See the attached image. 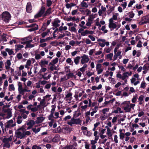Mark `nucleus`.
<instances>
[{
  "label": "nucleus",
  "instance_id": "obj_1",
  "mask_svg": "<svg viewBox=\"0 0 149 149\" xmlns=\"http://www.w3.org/2000/svg\"><path fill=\"white\" fill-rule=\"evenodd\" d=\"M16 136L17 138L22 139L26 136H29L31 134L30 132L26 131V129L21 127L17 130L15 132Z\"/></svg>",
  "mask_w": 149,
  "mask_h": 149
},
{
  "label": "nucleus",
  "instance_id": "obj_2",
  "mask_svg": "<svg viewBox=\"0 0 149 149\" xmlns=\"http://www.w3.org/2000/svg\"><path fill=\"white\" fill-rule=\"evenodd\" d=\"M51 107L52 109L50 111V114L48 117L49 120H50V121L48 123L50 127L52 126L53 124L55 122V120L53 118V117L54 113L55 111L56 108V106L54 105H52Z\"/></svg>",
  "mask_w": 149,
  "mask_h": 149
},
{
  "label": "nucleus",
  "instance_id": "obj_3",
  "mask_svg": "<svg viewBox=\"0 0 149 149\" xmlns=\"http://www.w3.org/2000/svg\"><path fill=\"white\" fill-rule=\"evenodd\" d=\"M122 104H125L123 109L126 112H129L131 111V109H134V107L135 106L134 104H131L130 101H125L122 103Z\"/></svg>",
  "mask_w": 149,
  "mask_h": 149
},
{
  "label": "nucleus",
  "instance_id": "obj_4",
  "mask_svg": "<svg viewBox=\"0 0 149 149\" xmlns=\"http://www.w3.org/2000/svg\"><path fill=\"white\" fill-rule=\"evenodd\" d=\"M132 72L131 71L130 72H124L123 75L120 73H118L116 74V77L123 80L126 83L127 81V79L131 75Z\"/></svg>",
  "mask_w": 149,
  "mask_h": 149
},
{
  "label": "nucleus",
  "instance_id": "obj_5",
  "mask_svg": "<svg viewBox=\"0 0 149 149\" xmlns=\"http://www.w3.org/2000/svg\"><path fill=\"white\" fill-rule=\"evenodd\" d=\"M10 105L9 104H6L3 107L2 111L3 113L6 114V118L8 119L12 116V109L10 108L6 109L5 108L6 107H9Z\"/></svg>",
  "mask_w": 149,
  "mask_h": 149
},
{
  "label": "nucleus",
  "instance_id": "obj_6",
  "mask_svg": "<svg viewBox=\"0 0 149 149\" xmlns=\"http://www.w3.org/2000/svg\"><path fill=\"white\" fill-rule=\"evenodd\" d=\"M81 121L79 118H76L74 117L67 122V124L71 126L81 124Z\"/></svg>",
  "mask_w": 149,
  "mask_h": 149
},
{
  "label": "nucleus",
  "instance_id": "obj_7",
  "mask_svg": "<svg viewBox=\"0 0 149 149\" xmlns=\"http://www.w3.org/2000/svg\"><path fill=\"white\" fill-rule=\"evenodd\" d=\"M13 136L11 135L8 138H4L2 140V142L3 144V146L6 148H10V142L12 140Z\"/></svg>",
  "mask_w": 149,
  "mask_h": 149
},
{
  "label": "nucleus",
  "instance_id": "obj_8",
  "mask_svg": "<svg viewBox=\"0 0 149 149\" xmlns=\"http://www.w3.org/2000/svg\"><path fill=\"white\" fill-rule=\"evenodd\" d=\"M1 17L4 21L6 22H8L11 19V16L9 12L5 11L2 14Z\"/></svg>",
  "mask_w": 149,
  "mask_h": 149
},
{
  "label": "nucleus",
  "instance_id": "obj_9",
  "mask_svg": "<svg viewBox=\"0 0 149 149\" xmlns=\"http://www.w3.org/2000/svg\"><path fill=\"white\" fill-rule=\"evenodd\" d=\"M11 63L9 60H7L5 63V67L6 70L8 72L9 70H10L12 73L14 72V69L10 67Z\"/></svg>",
  "mask_w": 149,
  "mask_h": 149
},
{
  "label": "nucleus",
  "instance_id": "obj_10",
  "mask_svg": "<svg viewBox=\"0 0 149 149\" xmlns=\"http://www.w3.org/2000/svg\"><path fill=\"white\" fill-rule=\"evenodd\" d=\"M16 125L15 123L14 122L13 120L11 119L8 121L6 123L5 126V130L6 131V129L11 128L15 127Z\"/></svg>",
  "mask_w": 149,
  "mask_h": 149
},
{
  "label": "nucleus",
  "instance_id": "obj_11",
  "mask_svg": "<svg viewBox=\"0 0 149 149\" xmlns=\"http://www.w3.org/2000/svg\"><path fill=\"white\" fill-rule=\"evenodd\" d=\"M97 41L99 42L98 44L102 47H104L105 45L108 46L109 45V42L108 41H106L105 39L99 38L97 39Z\"/></svg>",
  "mask_w": 149,
  "mask_h": 149
},
{
  "label": "nucleus",
  "instance_id": "obj_12",
  "mask_svg": "<svg viewBox=\"0 0 149 149\" xmlns=\"http://www.w3.org/2000/svg\"><path fill=\"white\" fill-rule=\"evenodd\" d=\"M37 92L36 90L33 91L31 93H29L28 96V100L35 101L36 96L35 95L37 94Z\"/></svg>",
  "mask_w": 149,
  "mask_h": 149
},
{
  "label": "nucleus",
  "instance_id": "obj_13",
  "mask_svg": "<svg viewBox=\"0 0 149 149\" xmlns=\"http://www.w3.org/2000/svg\"><path fill=\"white\" fill-rule=\"evenodd\" d=\"M95 18V15L92 14L90 15L88 19L86 21V25L88 26H90L93 23V20Z\"/></svg>",
  "mask_w": 149,
  "mask_h": 149
},
{
  "label": "nucleus",
  "instance_id": "obj_14",
  "mask_svg": "<svg viewBox=\"0 0 149 149\" xmlns=\"http://www.w3.org/2000/svg\"><path fill=\"white\" fill-rule=\"evenodd\" d=\"M81 63L82 64H84L87 63L89 61V58L88 56L86 54H84L81 57Z\"/></svg>",
  "mask_w": 149,
  "mask_h": 149
},
{
  "label": "nucleus",
  "instance_id": "obj_15",
  "mask_svg": "<svg viewBox=\"0 0 149 149\" xmlns=\"http://www.w3.org/2000/svg\"><path fill=\"white\" fill-rule=\"evenodd\" d=\"M45 53L44 51H41L39 52V53H35V58L37 60L41 59L42 57L44 56Z\"/></svg>",
  "mask_w": 149,
  "mask_h": 149
},
{
  "label": "nucleus",
  "instance_id": "obj_16",
  "mask_svg": "<svg viewBox=\"0 0 149 149\" xmlns=\"http://www.w3.org/2000/svg\"><path fill=\"white\" fill-rule=\"evenodd\" d=\"M33 105L30 104L27 106V108L28 110H31L32 111L34 112L38 111V108L40 107L39 105H38L34 107H33Z\"/></svg>",
  "mask_w": 149,
  "mask_h": 149
},
{
  "label": "nucleus",
  "instance_id": "obj_17",
  "mask_svg": "<svg viewBox=\"0 0 149 149\" xmlns=\"http://www.w3.org/2000/svg\"><path fill=\"white\" fill-rule=\"evenodd\" d=\"M45 9V7L42 6L39 12L35 15V17L38 18L41 17L43 14H44Z\"/></svg>",
  "mask_w": 149,
  "mask_h": 149
},
{
  "label": "nucleus",
  "instance_id": "obj_18",
  "mask_svg": "<svg viewBox=\"0 0 149 149\" xmlns=\"http://www.w3.org/2000/svg\"><path fill=\"white\" fill-rule=\"evenodd\" d=\"M109 27L110 28L116 29L117 27V25L115 23L113 22L112 19L109 20Z\"/></svg>",
  "mask_w": 149,
  "mask_h": 149
},
{
  "label": "nucleus",
  "instance_id": "obj_19",
  "mask_svg": "<svg viewBox=\"0 0 149 149\" xmlns=\"http://www.w3.org/2000/svg\"><path fill=\"white\" fill-rule=\"evenodd\" d=\"M49 104V103L47 102L43 98L42 100L40 102V104H38L39 107H42L44 108L47 107Z\"/></svg>",
  "mask_w": 149,
  "mask_h": 149
},
{
  "label": "nucleus",
  "instance_id": "obj_20",
  "mask_svg": "<svg viewBox=\"0 0 149 149\" xmlns=\"http://www.w3.org/2000/svg\"><path fill=\"white\" fill-rule=\"evenodd\" d=\"M72 93L70 92L67 91L66 93L65 98L67 100H71L72 99Z\"/></svg>",
  "mask_w": 149,
  "mask_h": 149
},
{
  "label": "nucleus",
  "instance_id": "obj_21",
  "mask_svg": "<svg viewBox=\"0 0 149 149\" xmlns=\"http://www.w3.org/2000/svg\"><path fill=\"white\" fill-rule=\"evenodd\" d=\"M30 91L31 90L29 88L27 87L26 85H25L24 88H23V89L19 93L22 95H24L25 92H30Z\"/></svg>",
  "mask_w": 149,
  "mask_h": 149
},
{
  "label": "nucleus",
  "instance_id": "obj_22",
  "mask_svg": "<svg viewBox=\"0 0 149 149\" xmlns=\"http://www.w3.org/2000/svg\"><path fill=\"white\" fill-rule=\"evenodd\" d=\"M94 32L93 31H89L88 30H85L84 31L81 35L82 36H85L88 34L91 35L93 34Z\"/></svg>",
  "mask_w": 149,
  "mask_h": 149
},
{
  "label": "nucleus",
  "instance_id": "obj_23",
  "mask_svg": "<svg viewBox=\"0 0 149 149\" xmlns=\"http://www.w3.org/2000/svg\"><path fill=\"white\" fill-rule=\"evenodd\" d=\"M31 39L32 37L31 36H29L28 37L22 38L21 40L23 41H26V43H31L33 41Z\"/></svg>",
  "mask_w": 149,
  "mask_h": 149
},
{
  "label": "nucleus",
  "instance_id": "obj_24",
  "mask_svg": "<svg viewBox=\"0 0 149 149\" xmlns=\"http://www.w3.org/2000/svg\"><path fill=\"white\" fill-rule=\"evenodd\" d=\"M45 119V117L43 116L38 117L35 121L36 123L39 124L42 123Z\"/></svg>",
  "mask_w": 149,
  "mask_h": 149
},
{
  "label": "nucleus",
  "instance_id": "obj_25",
  "mask_svg": "<svg viewBox=\"0 0 149 149\" xmlns=\"http://www.w3.org/2000/svg\"><path fill=\"white\" fill-rule=\"evenodd\" d=\"M60 21L58 19H56L54 20L53 23V26L56 28L60 26L59 23Z\"/></svg>",
  "mask_w": 149,
  "mask_h": 149
},
{
  "label": "nucleus",
  "instance_id": "obj_26",
  "mask_svg": "<svg viewBox=\"0 0 149 149\" xmlns=\"http://www.w3.org/2000/svg\"><path fill=\"white\" fill-rule=\"evenodd\" d=\"M131 83L133 84L134 86H136L140 83L139 81H136V79L134 77H132L130 79Z\"/></svg>",
  "mask_w": 149,
  "mask_h": 149
},
{
  "label": "nucleus",
  "instance_id": "obj_27",
  "mask_svg": "<svg viewBox=\"0 0 149 149\" xmlns=\"http://www.w3.org/2000/svg\"><path fill=\"white\" fill-rule=\"evenodd\" d=\"M26 9L27 12L28 13H31L32 11V9L31 3L29 2L27 3Z\"/></svg>",
  "mask_w": 149,
  "mask_h": 149
},
{
  "label": "nucleus",
  "instance_id": "obj_28",
  "mask_svg": "<svg viewBox=\"0 0 149 149\" xmlns=\"http://www.w3.org/2000/svg\"><path fill=\"white\" fill-rule=\"evenodd\" d=\"M106 10V8L103 6H102L101 7V9L99 10L98 12L99 15L100 16H101L103 12H105Z\"/></svg>",
  "mask_w": 149,
  "mask_h": 149
},
{
  "label": "nucleus",
  "instance_id": "obj_29",
  "mask_svg": "<svg viewBox=\"0 0 149 149\" xmlns=\"http://www.w3.org/2000/svg\"><path fill=\"white\" fill-rule=\"evenodd\" d=\"M48 61L46 60L45 59L43 60H41L39 63V64L41 67H42L45 65L48 64Z\"/></svg>",
  "mask_w": 149,
  "mask_h": 149
},
{
  "label": "nucleus",
  "instance_id": "obj_30",
  "mask_svg": "<svg viewBox=\"0 0 149 149\" xmlns=\"http://www.w3.org/2000/svg\"><path fill=\"white\" fill-rule=\"evenodd\" d=\"M47 73H45L43 74L42 75V78L44 79L45 80H47L49 79L51 76V74H49L47 76Z\"/></svg>",
  "mask_w": 149,
  "mask_h": 149
},
{
  "label": "nucleus",
  "instance_id": "obj_31",
  "mask_svg": "<svg viewBox=\"0 0 149 149\" xmlns=\"http://www.w3.org/2000/svg\"><path fill=\"white\" fill-rule=\"evenodd\" d=\"M60 139V137L59 136L58 134H56L52 139V141L54 142H57L59 141Z\"/></svg>",
  "mask_w": 149,
  "mask_h": 149
},
{
  "label": "nucleus",
  "instance_id": "obj_32",
  "mask_svg": "<svg viewBox=\"0 0 149 149\" xmlns=\"http://www.w3.org/2000/svg\"><path fill=\"white\" fill-rule=\"evenodd\" d=\"M105 128L107 129V134L109 137H111L112 135V133L110 129L107 126H106Z\"/></svg>",
  "mask_w": 149,
  "mask_h": 149
},
{
  "label": "nucleus",
  "instance_id": "obj_33",
  "mask_svg": "<svg viewBox=\"0 0 149 149\" xmlns=\"http://www.w3.org/2000/svg\"><path fill=\"white\" fill-rule=\"evenodd\" d=\"M122 52L120 51H118L117 53L114 54V55L113 56V61L116 60L118 58V57L120 55V54H121Z\"/></svg>",
  "mask_w": 149,
  "mask_h": 149
},
{
  "label": "nucleus",
  "instance_id": "obj_34",
  "mask_svg": "<svg viewBox=\"0 0 149 149\" xmlns=\"http://www.w3.org/2000/svg\"><path fill=\"white\" fill-rule=\"evenodd\" d=\"M98 110V106H95L94 109H92L93 111L91 112V116H94V113H96Z\"/></svg>",
  "mask_w": 149,
  "mask_h": 149
},
{
  "label": "nucleus",
  "instance_id": "obj_35",
  "mask_svg": "<svg viewBox=\"0 0 149 149\" xmlns=\"http://www.w3.org/2000/svg\"><path fill=\"white\" fill-rule=\"evenodd\" d=\"M109 108H105L103 109L102 111V114L106 115L109 116V114L108 113V112L109 111Z\"/></svg>",
  "mask_w": 149,
  "mask_h": 149
},
{
  "label": "nucleus",
  "instance_id": "obj_36",
  "mask_svg": "<svg viewBox=\"0 0 149 149\" xmlns=\"http://www.w3.org/2000/svg\"><path fill=\"white\" fill-rule=\"evenodd\" d=\"M13 49H12L6 48L5 49V51L8 53L9 55H11L14 54V52L13 51Z\"/></svg>",
  "mask_w": 149,
  "mask_h": 149
},
{
  "label": "nucleus",
  "instance_id": "obj_37",
  "mask_svg": "<svg viewBox=\"0 0 149 149\" xmlns=\"http://www.w3.org/2000/svg\"><path fill=\"white\" fill-rule=\"evenodd\" d=\"M149 22L148 18L147 17H143L142 20V24H144Z\"/></svg>",
  "mask_w": 149,
  "mask_h": 149
},
{
  "label": "nucleus",
  "instance_id": "obj_38",
  "mask_svg": "<svg viewBox=\"0 0 149 149\" xmlns=\"http://www.w3.org/2000/svg\"><path fill=\"white\" fill-rule=\"evenodd\" d=\"M102 85L100 84L98 85L97 87L95 86H92L91 88L93 91H95L96 90H99L102 88Z\"/></svg>",
  "mask_w": 149,
  "mask_h": 149
},
{
  "label": "nucleus",
  "instance_id": "obj_39",
  "mask_svg": "<svg viewBox=\"0 0 149 149\" xmlns=\"http://www.w3.org/2000/svg\"><path fill=\"white\" fill-rule=\"evenodd\" d=\"M51 96L50 95H47L43 96L42 98L47 102H48L51 99Z\"/></svg>",
  "mask_w": 149,
  "mask_h": 149
},
{
  "label": "nucleus",
  "instance_id": "obj_40",
  "mask_svg": "<svg viewBox=\"0 0 149 149\" xmlns=\"http://www.w3.org/2000/svg\"><path fill=\"white\" fill-rule=\"evenodd\" d=\"M17 85L18 86V90L19 93L23 89L22 84L21 82H19L18 83Z\"/></svg>",
  "mask_w": 149,
  "mask_h": 149
},
{
  "label": "nucleus",
  "instance_id": "obj_41",
  "mask_svg": "<svg viewBox=\"0 0 149 149\" xmlns=\"http://www.w3.org/2000/svg\"><path fill=\"white\" fill-rule=\"evenodd\" d=\"M36 123L35 121L33 120H31L29 121V122L27 123V125L28 126H30L33 127Z\"/></svg>",
  "mask_w": 149,
  "mask_h": 149
},
{
  "label": "nucleus",
  "instance_id": "obj_42",
  "mask_svg": "<svg viewBox=\"0 0 149 149\" xmlns=\"http://www.w3.org/2000/svg\"><path fill=\"white\" fill-rule=\"evenodd\" d=\"M81 58V57L77 56L74 59V62L76 65L79 63V60Z\"/></svg>",
  "mask_w": 149,
  "mask_h": 149
},
{
  "label": "nucleus",
  "instance_id": "obj_43",
  "mask_svg": "<svg viewBox=\"0 0 149 149\" xmlns=\"http://www.w3.org/2000/svg\"><path fill=\"white\" fill-rule=\"evenodd\" d=\"M113 72L112 71H109L108 70L106 72L105 74H104V76L106 77H108L109 75H110L111 77L113 76Z\"/></svg>",
  "mask_w": 149,
  "mask_h": 149
},
{
  "label": "nucleus",
  "instance_id": "obj_44",
  "mask_svg": "<svg viewBox=\"0 0 149 149\" xmlns=\"http://www.w3.org/2000/svg\"><path fill=\"white\" fill-rule=\"evenodd\" d=\"M119 14L118 13H115L112 16V17L111 18L109 19H111L113 21V20H116L117 19L118 17Z\"/></svg>",
  "mask_w": 149,
  "mask_h": 149
},
{
  "label": "nucleus",
  "instance_id": "obj_45",
  "mask_svg": "<svg viewBox=\"0 0 149 149\" xmlns=\"http://www.w3.org/2000/svg\"><path fill=\"white\" fill-rule=\"evenodd\" d=\"M49 65H51V66L49 68V69L50 71H52L54 70H56V68L54 65L50 64L49 63Z\"/></svg>",
  "mask_w": 149,
  "mask_h": 149
},
{
  "label": "nucleus",
  "instance_id": "obj_46",
  "mask_svg": "<svg viewBox=\"0 0 149 149\" xmlns=\"http://www.w3.org/2000/svg\"><path fill=\"white\" fill-rule=\"evenodd\" d=\"M113 56V54L112 53H110L107 55V58L110 61H112L113 60L112 58Z\"/></svg>",
  "mask_w": 149,
  "mask_h": 149
},
{
  "label": "nucleus",
  "instance_id": "obj_47",
  "mask_svg": "<svg viewBox=\"0 0 149 149\" xmlns=\"http://www.w3.org/2000/svg\"><path fill=\"white\" fill-rule=\"evenodd\" d=\"M58 60L59 59L58 58H56L51 61V62L50 63V64H53L55 65L58 62Z\"/></svg>",
  "mask_w": 149,
  "mask_h": 149
},
{
  "label": "nucleus",
  "instance_id": "obj_48",
  "mask_svg": "<svg viewBox=\"0 0 149 149\" xmlns=\"http://www.w3.org/2000/svg\"><path fill=\"white\" fill-rule=\"evenodd\" d=\"M8 89L10 91H15V88L14 84H12L9 85L8 86Z\"/></svg>",
  "mask_w": 149,
  "mask_h": 149
},
{
  "label": "nucleus",
  "instance_id": "obj_49",
  "mask_svg": "<svg viewBox=\"0 0 149 149\" xmlns=\"http://www.w3.org/2000/svg\"><path fill=\"white\" fill-rule=\"evenodd\" d=\"M66 62L70 65L73 66V63L72 61L71 58H68L66 60Z\"/></svg>",
  "mask_w": 149,
  "mask_h": 149
},
{
  "label": "nucleus",
  "instance_id": "obj_50",
  "mask_svg": "<svg viewBox=\"0 0 149 149\" xmlns=\"http://www.w3.org/2000/svg\"><path fill=\"white\" fill-rule=\"evenodd\" d=\"M52 8H49L45 12L43 15V16H45L50 14L51 13Z\"/></svg>",
  "mask_w": 149,
  "mask_h": 149
},
{
  "label": "nucleus",
  "instance_id": "obj_51",
  "mask_svg": "<svg viewBox=\"0 0 149 149\" xmlns=\"http://www.w3.org/2000/svg\"><path fill=\"white\" fill-rule=\"evenodd\" d=\"M54 116L53 118L54 119H58V118H61V117H60L59 116V113L58 112H54Z\"/></svg>",
  "mask_w": 149,
  "mask_h": 149
},
{
  "label": "nucleus",
  "instance_id": "obj_52",
  "mask_svg": "<svg viewBox=\"0 0 149 149\" xmlns=\"http://www.w3.org/2000/svg\"><path fill=\"white\" fill-rule=\"evenodd\" d=\"M109 79L110 81V83L112 84H114L116 83V80L111 77H109Z\"/></svg>",
  "mask_w": 149,
  "mask_h": 149
},
{
  "label": "nucleus",
  "instance_id": "obj_53",
  "mask_svg": "<svg viewBox=\"0 0 149 149\" xmlns=\"http://www.w3.org/2000/svg\"><path fill=\"white\" fill-rule=\"evenodd\" d=\"M78 20H79L78 18H76L75 17H69V18H68L67 19V21H77Z\"/></svg>",
  "mask_w": 149,
  "mask_h": 149
},
{
  "label": "nucleus",
  "instance_id": "obj_54",
  "mask_svg": "<svg viewBox=\"0 0 149 149\" xmlns=\"http://www.w3.org/2000/svg\"><path fill=\"white\" fill-rule=\"evenodd\" d=\"M81 7L87 8L88 7V5L85 1H83L81 3Z\"/></svg>",
  "mask_w": 149,
  "mask_h": 149
},
{
  "label": "nucleus",
  "instance_id": "obj_55",
  "mask_svg": "<svg viewBox=\"0 0 149 149\" xmlns=\"http://www.w3.org/2000/svg\"><path fill=\"white\" fill-rule=\"evenodd\" d=\"M40 127L38 128H33L32 129V131L35 134H37L39 132L40 130Z\"/></svg>",
  "mask_w": 149,
  "mask_h": 149
},
{
  "label": "nucleus",
  "instance_id": "obj_56",
  "mask_svg": "<svg viewBox=\"0 0 149 149\" xmlns=\"http://www.w3.org/2000/svg\"><path fill=\"white\" fill-rule=\"evenodd\" d=\"M111 50V47H106L104 49V51L106 53H109L110 52Z\"/></svg>",
  "mask_w": 149,
  "mask_h": 149
},
{
  "label": "nucleus",
  "instance_id": "obj_57",
  "mask_svg": "<svg viewBox=\"0 0 149 149\" xmlns=\"http://www.w3.org/2000/svg\"><path fill=\"white\" fill-rule=\"evenodd\" d=\"M62 131L64 133H68L70 132V129L68 127L63 128Z\"/></svg>",
  "mask_w": 149,
  "mask_h": 149
},
{
  "label": "nucleus",
  "instance_id": "obj_58",
  "mask_svg": "<svg viewBox=\"0 0 149 149\" xmlns=\"http://www.w3.org/2000/svg\"><path fill=\"white\" fill-rule=\"evenodd\" d=\"M8 38H6V35L3 34L1 37V41L6 42L7 41Z\"/></svg>",
  "mask_w": 149,
  "mask_h": 149
},
{
  "label": "nucleus",
  "instance_id": "obj_59",
  "mask_svg": "<svg viewBox=\"0 0 149 149\" xmlns=\"http://www.w3.org/2000/svg\"><path fill=\"white\" fill-rule=\"evenodd\" d=\"M22 118L21 116H19L17 118V123L18 124H20L22 122Z\"/></svg>",
  "mask_w": 149,
  "mask_h": 149
},
{
  "label": "nucleus",
  "instance_id": "obj_60",
  "mask_svg": "<svg viewBox=\"0 0 149 149\" xmlns=\"http://www.w3.org/2000/svg\"><path fill=\"white\" fill-rule=\"evenodd\" d=\"M108 116H109L108 115H106L102 114L101 115L100 118L101 120H104L106 119Z\"/></svg>",
  "mask_w": 149,
  "mask_h": 149
},
{
  "label": "nucleus",
  "instance_id": "obj_61",
  "mask_svg": "<svg viewBox=\"0 0 149 149\" xmlns=\"http://www.w3.org/2000/svg\"><path fill=\"white\" fill-rule=\"evenodd\" d=\"M8 85V81L7 80H6L5 81L3 86V89H6V88Z\"/></svg>",
  "mask_w": 149,
  "mask_h": 149
},
{
  "label": "nucleus",
  "instance_id": "obj_62",
  "mask_svg": "<svg viewBox=\"0 0 149 149\" xmlns=\"http://www.w3.org/2000/svg\"><path fill=\"white\" fill-rule=\"evenodd\" d=\"M146 84L145 81H142L141 84L140 88L144 89L146 86Z\"/></svg>",
  "mask_w": 149,
  "mask_h": 149
},
{
  "label": "nucleus",
  "instance_id": "obj_63",
  "mask_svg": "<svg viewBox=\"0 0 149 149\" xmlns=\"http://www.w3.org/2000/svg\"><path fill=\"white\" fill-rule=\"evenodd\" d=\"M32 81H31L29 80L26 83V85H26V86L29 88L30 87H32Z\"/></svg>",
  "mask_w": 149,
  "mask_h": 149
},
{
  "label": "nucleus",
  "instance_id": "obj_64",
  "mask_svg": "<svg viewBox=\"0 0 149 149\" xmlns=\"http://www.w3.org/2000/svg\"><path fill=\"white\" fill-rule=\"evenodd\" d=\"M41 147L39 146H37L36 145H34L32 147V149H41Z\"/></svg>",
  "mask_w": 149,
  "mask_h": 149
}]
</instances>
